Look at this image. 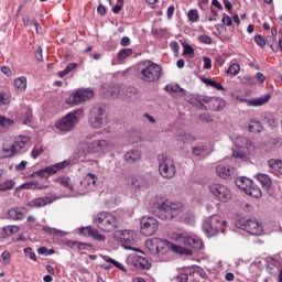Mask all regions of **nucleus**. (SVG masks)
Instances as JSON below:
<instances>
[{
    "instance_id": "obj_1",
    "label": "nucleus",
    "mask_w": 282,
    "mask_h": 282,
    "mask_svg": "<svg viewBox=\"0 0 282 282\" xmlns=\"http://www.w3.org/2000/svg\"><path fill=\"white\" fill-rule=\"evenodd\" d=\"M94 134L87 135L84 141H82L78 145V153L75 152L74 156H70L73 160H77L76 164H78V160L83 158V155H91L94 153H105L109 147H111V142L107 139H96L91 140Z\"/></svg>"
},
{
    "instance_id": "obj_2",
    "label": "nucleus",
    "mask_w": 282,
    "mask_h": 282,
    "mask_svg": "<svg viewBox=\"0 0 282 282\" xmlns=\"http://www.w3.org/2000/svg\"><path fill=\"white\" fill-rule=\"evenodd\" d=\"M145 246L150 253L154 257H164L167 254L169 250H173L178 254H186V257H191L193 251L191 249L183 248L182 246L171 245V242L163 240L161 238H152L145 241Z\"/></svg>"
},
{
    "instance_id": "obj_3",
    "label": "nucleus",
    "mask_w": 282,
    "mask_h": 282,
    "mask_svg": "<svg viewBox=\"0 0 282 282\" xmlns=\"http://www.w3.org/2000/svg\"><path fill=\"white\" fill-rule=\"evenodd\" d=\"M154 202V215L162 219L163 221H170L173 217H177L182 210H184V205L177 202H171L166 198H155Z\"/></svg>"
},
{
    "instance_id": "obj_4",
    "label": "nucleus",
    "mask_w": 282,
    "mask_h": 282,
    "mask_svg": "<svg viewBox=\"0 0 282 282\" xmlns=\"http://www.w3.org/2000/svg\"><path fill=\"white\" fill-rule=\"evenodd\" d=\"M138 78L142 83H158L162 78V66L151 59H144L138 64Z\"/></svg>"
},
{
    "instance_id": "obj_5",
    "label": "nucleus",
    "mask_w": 282,
    "mask_h": 282,
    "mask_svg": "<svg viewBox=\"0 0 282 282\" xmlns=\"http://www.w3.org/2000/svg\"><path fill=\"white\" fill-rule=\"evenodd\" d=\"M94 224H96L99 230L102 232H113L118 226H120V221L118 218L113 216V214L101 212L94 217Z\"/></svg>"
},
{
    "instance_id": "obj_6",
    "label": "nucleus",
    "mask_w": 282,
    "mask_h": 282,
    "mask_svg": "<svg viewBox=\"0 0 282 282\" xmlns=\"http://www.w3.org/2000/svg\"><path fill=\"white\" fill-rule=\"evenodd\" d=\"M84 116L85 110L83 108H79L67 113L64 118L56 122L55 127L56 129H58V131H72L74 127H76V124L80 122V119Z\"/></svg>"
},
{
    "instance_id": "obj_7",
    "label": "nucleus",
    "mask_w": 282,
    "mask_h": 282,
    "mask_svg": "<svg viewBox=\"0 0 282 282\" xmlns=\"http://www.w3.org/2000/svg\"><path fill=\"white\" fill-rule=\"evenodd\" d=\"M236 147H238V150L232 151V156L242 160V162L250 160V156L254 153V144L246 137L238 138Z\"/></svg>"
},
{
    "instance_id": "obj_8",
    "label": "nucleus",
    "mask_w": 282,
    "mask_h": 282,
    "mask_svg": "<svg viewBox=\"0 0 282 282\" xmlns=\"http://www.w3.org/2000/svg\"><path fill=\"white\" fill-rule=\"evenodd\" d=\"M228 226V221L221 220V217L214 215L203 221V231L206 237H215L220 230Z\"/></svg>"
},
{
    "instance_id": "obj_9",
    "label": "nucleus",
    "mask_w": 282,
    "mask_h": 282,
    "mask_svg": "<svg viewBox=\"0 0 282 282\" xmlns=\"http://www.w3.org/2000/svg\"><path fill=\"white\" fill-rule=\"evenodd\" d=\"M76 159H67L59 163H55L53 165L46 166L42 170H37L31 174V177H50V175H56L58 171H63V169H67V166H74L76 164Z\"/></svg>"
},
{
    "instance_id": "obj_10",
    "label": "nucleus",
    "mask_w": 282,
    "mask_h": 282,
    "mask_svg": "<svg viewBox=\"0 0 282 282\" xmlns=\"http://www.w3.org/2000/svg\"><path fill=\"white\" fill-rule=\"evenodd\" d=\"M208 189L212 193L216 202L228 204L232 199V192L230 188L221 183H212L208 185Z\"/></svg>"
},
{
    "instance_id": "obj_11",
    "label": "nucleus",
    "mask_w": 282,
    "mask_h": 282,
    "mask_svg": "<svg viewBox=\"0 0 282 282\" xmlns=\"http://www.w3.org/2000/svg\"><path fill=\"white\" fill-rule=\"evenodd\" d=\"M174 239L177 243L186 246L187 248H194L195 250H202V248H204V241H202V238L194 234H176Z\"/></svg>"
},
{
    "instance_id": "obj_12",
    "label": "nucleus",
    "mask_w": 282,
    "mask_h": 282,
    "mask_svg": "<svg viewBox=\"0 0 282 282\" xmlns=\"http://www.w3.org/2000/svg\"><path fill=\"white\" fill-rule=\"evenodd\" d=\"M175 161L171 159V156H159V173L165 180H173L176 173Z\"/></svg>"
},
{
    "instance_id": "obj_13",
    "label": "nucleus",
    "mask_w": 282,
    "mask_h": 282,
    "mask_svg": "<svg viewBox=\"0 0 282 282\" xmlns=\"http://www.w3.org/2000/svg\"><path fill=\"white\" fill-rule=\"evenodd\" d=\"M89 98H94V90L89 88H79L74 90L68 98H66V105H80V102H86Z\"/></svg>"
},
{
    "instance_id": "obj_14",
    "label": "nucleus",
    "mask_w": 282,
    "mask_h": 282,
    "mask_svg": "<svg viewBox=\"0 0 282 282\" xmlns=\"http://www.w3.org/2000/svg\"><path fill=\"white\" fill-rule=\"evenodd\" d=\"M113 239L117 240L126 250H133L131 246L135 243V232L132 230H118L112 235Z\"/></svg>"
},
{
    "instance_id": "obj_15",
    "label": "nucleus",
    "mask_w": 282,
    "mask_h": 282,
    "mask_svg": "<svg viewBox=\"0 0 282 282\" xmlns=\"http://www.w3.org/2000/svg\"><path fill=\"white\" fill-rule=\"evenodd\" d=\"M141 224V235L143 237H151L154 232H158V219L153 216H143L140 220Z\"/></svg>"
},
{
    "instance_id": "obj_16",
    "label": "nucleus",
    "mask_w": 282,
    "mask_h": 282,
    "mask_svg": "<svg viewBox=\"0 0 282 282\" xmlns=\"http://www.w3.org/2000/svg\"><path fill=\"white\" fill-rule=\"evenodd\" d=\"M30 142V137L28 135H19L15 138L13 144L11 147H3L4 153H7L8 158H12L17 155V153H21L25 144Z\"/></svg>"
},
{
    "instance_id": "obj_17",
    "label": "nucleus",
    "mask_w": 282,
    "mask_h": 282,
    "mask_svg": "<svg viewBox=\"0 0 282 282\" xmlns=\"http://www.w3.org/2000/svg\"><path fill=\"white\" fill-rule=\"evenodd\" d=\"M128 185L131 191H144L149 188V180L144 176L131 175L128 178Z\"/></svg>"
},
{
    "instance_id": "obj_18",
    "label": "nucleus",
    "mask_w": 282,
    "mask_h": 282,
    "mask_svg": "<svg viewBox=\"0 0 282 282\" xmlns=\"http://www.w3.org/2000/svg\"><path fill=\"white\" fill-rule=\"evenodd\" d=\"M56 195L54 194H47L44 197H39V198H34L32 199L28 206L30 208H43L44 206H50V204H54V202H56Z\"/></svg>"
},
{
    "instance_id": "obj_19",
    "label": "nucleus",
    "mask_w": 282,
    "mask_h": 282,
    "mask_svg": "<svg viewBox=\"0 0 282 282\" xmlns=\"http://www.w3.org/2000/svg\"><path fill=\"white\" fill-rule=\"evenodd\" d=\"M216 173L221 180H232V177H237V170L226 164L217 165Z\"/></svg>"
},
{
    "instance_id": "obj_20",
    "label": "nucleus",
    "mask_w": 282,
    "mask_h": 282,
    "mask_svg": "<svg viewBox=\"0 0 282 282\" xmlns=\"http://www.w3.org/2000/svg\"><path fill=\"white\" fill-rule=\"evenodd\" d=\"M105 110L102 108L93 110V116L90 117V126L93 129H101L105 124Z\"/></svg>"
},
{
    "instance_id": "obj_21",
    "label": "nucleus",
    "mask_w": 282,
    "mask_h": 282,
    "mask_svg": "<svg viewBox=\"0 0 282 282\" xmlns=\"http://www.w3.org/2000/svg\"><path fill=\"white\" fill-rule=\"evenodd\" d=\"M96 182H98V176L94 173H88L80 182V188L83 193H89L94 186H96Z\"/></svg>"
},
{
    "instance_id": "obj_22",
    "label": "nucleus",
    "mask_w": 282,
    "mask_h": 282,
    "mask_svg": "<svg viewBox=\"0 0 282 282\" xmlns=\"http://www.w3.org/2000/svg\"><path fill=\"white\" fill-rule=\"evenodd\" d=\"M197 102H199L202 105V109L203 111H206L208 108L205 105H209V109L212 111H219V109L216 107H213V105H217V99H215V97H210V96H206V95H196L195 96Z\"/></svg>"
},
{
    "instance_id": "obj_23",
    "label": "nucleus",
    "mask_w": 282,
    "mask_h": 282,
    "mask_svg": "<svg viewBox=\"0 0 282 282\" xmlns=\"http://www.w3.org/2000/svg\"><path fill=\"white\" fill-rule=\"evenodd\" d=\"M79 235L82 237H91L95 241H105L106 237L98 232V229H94L91 226L79 228Z\"/></svg>"
},
{
    "instance_id": "obj_24",
    "label": "nucleus",
    "mask_w": 282,
    "mask_h": 282,
    "mask_svg": "<svg viewBox=\"0 0 282 282\" xmlns=\"http://www.w3.org/2000/svg\"><path fill=\"white\" fill-rule=\"evenodd\" d=\"M123 160L127 164H135V162L142 160V152L138 149L129 150L124 153Z\"/></svg>"
},
{
    "instance_id": "obj_25",
    "label": "nucleus",
    "mask_w": 282,
    "mask_h": 282,
    "mask_svg": "<svg viewBox=\"0 0 282 282\" xmlns=\"http://www.w3.org/2000/svg\"><path fill=\"white\" fill-rule=\"evenodd\" d=\"M165 91L170 94L173 98H182L186 95V90L184 88L180 87L177 84H167L165 86Z\"/></svg>"
},
{
    "instance_id": "obj_26",
    "label": "nucleus",
    "mask_w": 282,
    "mask_h": 282,
    "mask_svg": "<svg viewBox=\"0 0 282 282\" xmlns=\"http://www.w3.org/2000/svg\"><path fill=\"white\" fill-rule=\"evenodd\" d=\"M247 231L249 232V235H253V236L263 235V225H261L257 220H252L251 218V220H249Z\"/></svg>"
},
{
    "instance_id": "obj_27",
    "label": "nucleus",
    "mask_w": 282,
    "mask_h": 282,
    "mask_svg": "<svg viewBox=\"0 0 282 282\" xmlns=\"http://www.w3.org/2000/svg\"><path fill=\"white\" fill-rule=\"evenodd\" d=\"M235 184L238 188H240V191H243V193H247L248 188H250V184H252V180L240 176L235 180Z\"/></svg>"
},
{
    "instance_id": "obj_28",
    "label": "nucleus",
    "mask_w": 282,
    "mask_h": 282,
    "mask_svg": "<svg viewBox=\"0 0 282 282\" xmlns=\"http://www.w3.org/2000/svg\"><path fill=\"white\" fill-rule=\"evenodd\" d=\"M271 173L274 175H282V161L271 159L268 161Z\"/></svg>"
},
{
    "instance_id": "obj_29",
    "label": "nucleus",
    "mask_w": 282,
    "mask_h": 282,
    "mask_svg": "<svg viewBox=\"0 0 282 282\" xmlns=\"http://www.w3.org/2000/svg\"><path fill=\"white\" fill-rule=\"evenodd\" d=\"M257 180L258 182H260L262 188H264V191H269V188L272 187V178H270V176L268 174H257Z\"/></svg>"
},
{
    "instance_id": "obj_30",
    "label": "nucleus",
    "mask_w": 282,
    "mask_h": 282,
    "mask_svg": "<svg viewBox=\"0 0 282 282\" xmlns=\"http://www.w3.org/2000/svg\"><path fill=\"white\" fill-rule=\"evenodd\" d=\"M8 215L10 219H15L17 221H21L22 219H25V213L23 212V209L19 207L9 209Z\"/></svg>"
},
{
    "instance_id": "obj_31",
    "label": "nucleus",
    "mask_w": 282,
    "mask_h": 282,
    "mask_svg": "<svg viewBox=\"0 0 282 282\" xmlns=\"http://www.w3.org/2000/svg\"><path fill=\"white\" fill-rule=\"evenodd\" d=\"M246 195H249V197H254L256 199H259L261 197V188L254 184V182L251 181V184L249 185Z\"/></svg>"
},
{
    "instance_id": "obj_32",
    "label": "nucleus",
    "mask_w": 282,
    "mask_h": 282,
    "mask_svg": "<svg viewBox=\"0 0 282 282\" xmlns=\"http://www.w3.org/2000/svg\"><path fill=\"white\" fill-rule=\"evenodd\" d=\"M134 265L139 270H149L151 268V264L149 263V259L141 256L135 258Z\"/></svg>"
},
{
    "instance_id": "obj_33",
    "label": "nucleus",
    "mask_w": 282,
    "mask_h": 282,
    "mask_svg": "<svg viewBox=\"0 0 282 282\" xmlns=\"http://www.w3.org/2000/svg\"><path fill=\"white\" fill-rule=\"evenodd\" d=\"M14 87L17 91L23 93L28 89V78L25 76H21L14 79Z\"/></svg>"
},
{
    "instance_id": "obj_34",
    "label": "nucleus",
    "mask_w": 282,
    "mask_h": 282,
    "mask_svg": "<svg viewBox=\"0 0 282 282\" xmlns=\"http://www.w3.org/2000/svg\"><path fill=\"white\" fill-rule=\"evenodd\" d=\"M267 102H270V95L249 100L251 107H263Z\"/></svg>"
},
{
    "instance_id": "obj_35",
    "label": "nucleus",
    "mask_w": 282,
    "mask_h": 282,
    "mask_svg": "<svg viewBox=\"0 0 282 282\" xmlns=\"http://www.w3.org/2000/svg\"><path fill=\"white\" fill-rule=\"evenodd\" d=\"M206 151H208L207 145H199V147L192 148V153L193 155H196V158H206V155H208Z\"/></svg>"
},
{
    "instance_id": "obj_36",
    "label": "nucleus",
    "mask_w": 282,
    "mask_h": 282,
    "mask_svg": "<svg viewBox=\"0 0 282 282\" xmlns=\"http://www.w3.org/2000/svg\"><path fill=\"white\" fill-rule=\"evenodd\" d=\"M19 188H25L26 191H36V188L39 191H41V188H43V186H40L39 185V181H30V182H26V183H23L22 185H20L18 187V191Z\"/></svg>"
},
{
    "instance_id": "obj_37",
    "label": "nucleus",
    "mask_w": 282,
    "mask_h": 282,
    "mask_svg": "<svg viewBox=\"0 0 282 282\" xmlns=\"http://www.w3.org/2000/svg\"><path fill=\"white\" fill-rule=\"evenodd\" d=\"M202 83H204L205 85H208L209 87H213L214 89H217L218 91H225L226 88H224V86L210 78H202Z\"/></svg>"
},
{
    "instance_id": "obj_38",
    "label": "nucleus",
    "mask_w": 282,
    "mask_h": 282,
    "mask_svg": "<svg viewBox=\"0 0 282 282\" xmlns=\"http://www.w3.org/2000/svg\"><path fill=\"white\" fill-rule=\"evenodd\" d=\"M57 184H61L64 188H68V191H74V184H72V178H69V176L58 177Z\"/></svg>"
},
{
    "instance_id": "obj_39",
    "label": "nucleus",
    "mask_w": 282,
    "mask_h": 282,
    "mask_svg": "<svg viewBox=\"0 0 282 282\" xmlns=\"http://www.w3.org/2000/svg\"><path fill=\"white\" fill-rule=\"evenodd\" d=\"M248 129L250 133H261L263 131V126L259 121L251 120Z\"/></svg>"
},
{
    "instance_id": "obj_40",
    "label": "nucleus",
    "mask_w": 282,
    "mask_h": 282,
    "mask_svg": "<svg viewBox=\"0 0 282 282\" xmlns=\"http://www.w3.org/2000/svg\"><path fill=\"white\" fill-rule=\"evenodd\" d=\"M23 25L25 28H30V25H34L36 32H39V22H36V19L30 18L29 15L22 18Z\"/></svg>"
},
{
    "instance_id": "obj_41",
    "label": "nucleus",
    "mask_w": 282,
    "mask_h": 282,
    "mask_svg": "<svg viewBox=\"0 0 282 282\" xmlns=\"http://www.w3.org/2000/svg\"><path fill=\"white\" fill-rule=\"evenodd\" d=\"M14 186H17V183L13 180L4 181L0 183V191H2L3 193L6 191H12Z\"/></svg>"
},
{
    "instance_id": "obj_42",
    "label": "nucleus",
    "mask_w": 282,
    "mask_h": 282,
    "mask_svg": "<svg viewBox=\"0 0 282 282\" xmlns=\"http://www.w3.org/2000/svg\"><path fill=\"white\" fill-rule=\"evenodd\" d=\"M251 218H240L236 221V228H240V230H248V226L250 224Z\"/></svg>"
},
{
    "instance_id": "obj_43",
    "label": "nucleus",
    "mask_w": 282,
    "mask_h": 282,
    "mask_svg": "<svg viewBox=\"0 0 282 282\" xmlns=\"http://www.w3.org/2000/svg\"><path fill=\"white\" fill-rule=\"evenodd\" d=\"M12 124H14V120L0 115V130L8 129V127H12Z\"/></svg>"
},
{
    "instance_id": "obj_44",
    "label": "nucleus",
    "mask_w": 282,
    "mask_h": 282,
    "mask_svg": "<svg viewBox=\"0 0 282 282\" xmlns=\"http://www.w3.org/2000/svg\"><path fill=\"white\" fill-rule=\"evenodd\" d=\"M151 34L154 39H164L166 36V29L152 28Z\"/></svg>"
},
{
    "instance_id": "obj_45",
    "label": "nucleus",
    "mask_w": 282,
    "mask_h": 282,
    "mask_svg": "<svg viewBox=\"0 0 282 282\" xmlns=\"http://www.w3.org/2000/svg\"><path fill=\"white\" fill-rule=\"evenodd\" d=\"M187 18L191 23H197V21H199V13L197 12V9L189 10Z\"/></svg>"
},
{
    "instance_id": "obj_46",
    "label": "nucleus",
    "mask_w": 282,
    "mask_h": 282,
    "mask_svg": "<svg viewBox=\"0 0 282 282\" xmlns=\"http://www.w3.org/2000/svg\"><path fill=\"white\" fill-rule=\"evenodd\" d=\"M68 246H70V248H77L78 250H87V248H90L89 243L78 241H69Z\"/></svg>"
},
{
    "instance_id": "obj_47",
    "label": "nucleus",
    "mask_w": 282,
    "mask_h": 282,
    "mask_svg": "<svg viewBox=\"0 0 282 282\" xmlns=\"http://www.w3.org/2000/svg\"><path fill=\"white\" fill-rule=\"evenodd\" d=\"M131 54H133V50H131V48H122L118 53V59L119 61H124V58H129V56H131Z\"/></svg>"
},
{
    "instance_id": "obj_48",
    "label": "nucleus",
    "mask_w": 282,
    "mask_h": 282,
    "mask_svg": "<svg viewBox=\"0 0 282 282\" xmlns=\"http://www.w3.org/2000/svg\"><path fill=\"white\" fill-rule=\"evenodd\" d=\"M240 69H241V66H239V64H237V63H234L228 67L227 74H229L230 76H237V74H239Z\"/></svg>"
},
{
    "instance_id": "obj_49",
    "label": "nucleus",
    "mask_w": 282,
    "mask_h": 282,
    "mask_svg": "<svg viewBox=\"0 0 282 282\" xmlns=\"http://www.w3.org/2000/svg\"><path fill=\"white\" fill-rule=\"evenodd\" d=\"M75 68H76V64L74 63L69 64L64 70H61L58 73L59 78H65V76H67L70 72H74Z\"/></svg>"
},
{
    "instance_id": "obj_50",
    "label": "nucleus",
    "mask_w": 282,
    "mask_h": 282,
    "mask_svg": "<svg viewBox=\"0 0 282 282\" xmlns=\"http://www.w3.org/2000/svg\"><path fill=\"white\" fill-rule=\"evenodd\" d=\"M6 235L10 236V235H17V232H19V226L17 225H9V226H6L3 228Z\"/></svg>"
},
{
    "instance_id": "obj_51",
    "label": "nucleus",
    "mask_w": 282,
    "mask_h": 282,
    "mask_svg": "<svg viewBox=\"0 0 282 282\" xmlns=\"http://www.w3.org/2000/svg\"><path fill=\"white\" fill-rule=\"evenodd\" d=\"M42 153H43V147H34L31 152V156L33 158V160H36V158L42 155Z\"/></svg>"
},
{
    "instance_id": "obj_52",
    "label": "nucleus",
    "mask_w": 282,
    "mask_h": 282,
    "mask_svg": "<svg viewBox=\"0 0 282 282\" xmlns=\"http://www.w3.org/2000/svg\"><path fill=\"white\" fill-rule=\"evenodd\" d=\"M198 41L199 43H204L205 45H213V37L208 35H199Z\"/></svg>"
},
{
    "instance_id": "obj_53",
    "label": "nucleus",
    "mask_w": 282,
    "mask_h": 282,
    "mask_svg": "<svg viewBox=\"0 0 282 282\" xmlns=\"http://www.w3.org/2000/svg\"><path fill=\"white\" fill-rule=\"evenodd\" d=\"M183 54H187L188 56H191V58H193V55L195 54V48H193V46H191L189 44H184Z\"/></svg>"
},
{
    "instance_id": "obj_54",
    "label": "nucleus",
    "mask_w": 282,
    "mask_h": 282,
    "mask_svg": "<svg viewBox=\"0 0 282 282\" xmlns=\"http://www.w3.org/2000/svg\"><path fill=\"white\" fill-rule=\"evenodd\" d=\"M242 85H256L257 82H254V77L251 76H245L241 78Z\"/></svg>"
},
{
    "instance_id": "obj_55",
    "label": "nucleus",
    "mask_w": 282,
    "mask_h": 282,
    "mask_svg": "<svg viewBox=\"0 0 282 282\" xmlns=\"http://www.w3.org/2000/svg\"><path fill=\"white\" fill-rule=\"evenodd\" d=\"M0 105H10V96L6 93H0Z\"/></svg>"
},
{
    "instance_id": "obj_56",
    "label": "nucleus",
    "mask_w": 282,
    "mask_h": 282,
    "mask_svg": "<svg viewBox=\"0 0 282 282\" xmlns=\"http://www.w3.org/2000/svg\"><path fill=\"white\" fill-rule=\"evenodd\" d=\"M254 41L259 47H265V39L262 35H256Z\"/></svg>"
},
{
    "instance_id": "obj_57",
    "label": "nucleus",
    "mask_w": 282,
    "mask_h": 282,
    "mask_svg": "<svg viewBox=\"0 0 282 282\" xmlns=\"http://www.w3.org/2000/svg\"><path fill=\"white\" fill-rule=\"evenodd\" d=\"M204 69H210L213 67V59L210 57H203Z\"/></svg>"
},
{
    "instance_id": "obj_58",
    "label": "nucleus",
    "mask_w": 282,
    "mask_h": 282,
    "mask_svg": "<svg viewBox=\"0 0 282 282\" xmlns=\"http://www.w3.org/2000/svg\"><path fill=\"white\" fill-rule=\"evenodd\" d=\"M24 252L25 254H29V259H31V261H37L36 253L32 251V248L24 249Z\"/></svg>"
},
{
    "instance_id": "obj_59",
    "label": "nucleus",
    "mask_w": 282,
    "mask_h": 282,
    "mask_svg": "<svg viewBox=\"0 0 282 282\" xmlns=\"http://www.w3.org/2000/svg\"><path fill=\"white\" fill-rule=\"evenodd\" d=\"M199 120H202V122H213V117L205 112L199 116Z\"/></svg>"
},
{
    "instance_id": "obj_60",
    "label": "nucleus",
    "mask_w": 282,
    "mask_h": 282,
    "mask_svg": "<svg viewBox=\"0 0 282 282\" xmlns=\"http://www.w3.org/2000/svg\"><path fill=\"white\" fill-rule=\"evenodd\" d=\"M1 72H2V74H4V76H8V78H10L12 76V70L8 66H2Z\"/></svg>"
},
{
    "instance_id": "obj_61",
    "label": "nucleus",
    "mask_w": 282,
    "mask_h": 282,
    "mask_svg": "<svg viewBox=\"0 0 282 282\" xmlns=\"http://www.w3.org/2000/svg\"><path fill=\"white\" fill-rule=\"evenodd\" d=\"M1 257L4 263H10V251H3Z\"/></svg>"
},
{
    "instance_id": "obj_62",
    "label": "nucleus",
    "mask_w": 282,
    "mask_h": 282,
    "mask_svg": "<svg viewBox=\"0 0 282 282\" xmlns=\"http://www.w3.org/2000/svg\"><path fill=\"white\" fill-rule=\"evenodd\" d=\"M221 21H223V23H225V25H227V26L232 25V19L230 18V15H224Z\"/></svg>"
},
{
    "instance_id": "obj_63",
    "label": "nucleus",
    "mask_w": 282,
    "mask_h": 282,
    "mask_svg": "<svg viewBox=\"0 0 282 282\" xmlns=\"http://www.w3.org/2000/svg\"><path fill=\"white\" fill-rule=\"evenodd\" d=\"M267 122H268V124L272 128V129H274V127H276V119H274V117H268L267 118Z\"/></svg>"
},
{
    "instance_id": "obj_64",
    "label": "nucleus",
    "mask_w": 282,
    "mask_h": 282,
    "mask_svg": "<svg viewBox=\"0 0 282 282\" xmlns=\"http://www.w3.org/2000/svg\"><path fill=\"white\" fill-rule=\"evenodd\" d=\"M176 281H177V282H188V275H187V274H180V275L176 278Z\"/></svg>"
}]
</instances>
